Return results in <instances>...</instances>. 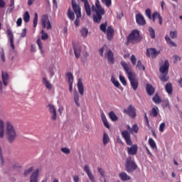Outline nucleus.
I'll return each instance as SVG.
<instances>
[{"mask_svg":"<svg viewBox=\"0 0 182 182\" xmlns=\"http://www.w3.org/2000/svg\"><path fill=\"white\" fill-rule=\"evenodd\" d=\"M120 65L126 72L127 75H128V79L133 90H137V88L139 87V80L136 79V73H133L132 66L129 65V64L124 61H121Z\"/></svg>","mask_w":182,"mask_h":182,"instance_id":"nucleus-1","label":"nucleus"},{"mask_svg":"<svg viewBox=\"0 0 182 182\" xmlns=\"http://www.w3.org/2000/svg\"><path fill=\"white\" fill-rule=\"evenodd\" d=\"M92 11L95 13V14L93 15V21L95 22V23H100V22H102V15L106 14L105 9L100 5V1L96 0L95 6V5H92Z\"/></svg>","mask_w":182,"mask_h":182,"instance_id":"nucleus-2","label":"nucleus"},{"mask_svg":"<svg viewBox=\"0 0 182 182\" xmlns=\"http://www.w3.org/2000/svg\"><path fill=\"white\" fill-rule=\"evenodd\" d=\"M6 136L9 143H14L16 139V129L9 121L6 122Z\"/></svg>","mask_w":182,"mask_h":182,"instance_id":"nucleus-3","label":"nucleus"},{"mask_svg":"<svg viewBox=\"0 0 182 182\" xmlns=\"http://www.w3.org/2000/svg\"><path fill=\"white\" fill-rule=\"evenodd\" d=\"M142 37L140 36L139 30H133L127 37V42L129 43H139Z\"/></svg>","mask_w":182,"mask_h":182,"instance_id":"nucleus-4","label":"nucleus"},{"mask_svg":"<svg viewBox=\"0 0 182 182\" xmlns=\"http://www.w3.org/2000/svg\"><path fill=\"white\" fill-rule=\"evenodd\" d=\"M125 168L127 173H133L134 170L137 169V164H136L134 161L132 160V156H129L127 159Z\"/></svg>","mask_w":182,"mask_h":182,"instance_id":"nucleus-5","label":"nucleus"},{"mask_svg":"<svg viewBox=\"0 0 182 182\" xmlns=\"http://www.w3.org/2000/svg\"><path fill=\"white\" fill-rule=\"evenodd\" d=\"M41 36H38L37 39V45L41 53H43V46H42V41H46V32L44 30L41 31Z\"/></svg>","mask_w":182,"mask_h":182,"instance_id":"nucleus-6","label":"nucleus"},{"mask_svg":"<svg viewBox=\"0 0 182 182\" xmlns=\"http://www.w3.org/2000/svg\"><path fill=\"white\" fill-rule=\"evenodd\" d=\"M72 8L73 10L74 11V14H75L77 18H81L82 17V11L80 9V5L77 4L76 3L75 0H72Z\"/></svg>","mask_w":182,"mask_h":182,"instance_id":"nucleus-7","label":"nucleus"},{"mask_svg":"<svg viewBox=\"0 0 182 182\" xmlns=\"http://www.w3.org/2000/svg\"><path fill=\"white\" fill-rule=\"evenodd\" d=\"M123 139L125 140L127 146H132L133 142L132 141V138L130 136V132L127 130H124L121 132Z\"/></svg>","mask_w":182,"mask_h":182,"instance_id":"nucleus-8","label":"nucleus"},{"mask_svg":"<svg viewBox=\"0 0 182 182\" xmlns=\"http://www.w3.org/2000/svg\"><path fill=\"white\" fill-rule=\"evenodd\" d=\"M105 33L107 35V41L112 42V41H113V38H114V28H113L112 26H109L107 28Z\"/></svg>","mask_w":182,"mask_h":182,"instance_id":"nucleus-9","label":"nucleus"},{"mask_svg":"<svg viewBox=\"0 0 182 182\" xmlns=\"http://www.w3.org/2000/svg\"><path fill=\"white\" fill-rule=\"evenodd\" d=\"M124 113H126V114H128V116L134 119V117H136V108L131 105L127 107V109H124Z\"/></svg>","mask_w":182,"mask_h":182,"instance_id":"nucleus-10","label":"nucleus"},{"mask_svg":"<svg viewBox=\"0 0 182 182\" xmlns=\"http://www.w3.org/2000/svg\"><path fill=\"white\" fill-rule=\"evenodd\" d=\"M168 68H170V63L168 60H166L164 64L159 68V72L162 75H168Z\"/></svg>","mask_w":182,"mask_h":182,"instance_id":"nucleus-11","label":"nucleus"},{"mask_svg":"<svg viewBox=\"0 0 182 182\" xmlns=\"http://www.w3.org/2000/svg\"><path fill=\"white\" fill-rule=\"evenodd\" d=\"M48 107L50 114H52L51 120H56L58 119V114H56L55 106L53 105H48Z\"/></svg>","mask_w":182,"mask_h":182,"instance_id":"nucleus-12","label":"nucleus"},{"mask_svg":"<svg viewBox=\"0 0 182 182\" xmlns=\"http://www.w3.org/2000/svg\"><path fill=\"white\" fill-rule=\"evenodd\" d=\"M127 150L129 156H136V154H137L139 147L137 146V144H134L131 147H127Z\"/></svg>","mask_w":182,"mask_h":182,"instance_id":"nucleus-13","label":"nucleus"},{"mask_svg":"<svg viewBox=\"0 0 182 182\" xmlns=\"http://www.w3.org/2000/svg\"><path fill=\"white\" fill-rule=\"evenodd\" d=\"M160 53V51L156 50V48H148L146 50V56L149 58H156L157 55Z\"/></svg>","mask_w":182,"mask_h":182,"instance_id":"nucleus-14","label":"nucleus"},{"mask_svg":"<svg viewBox=\"0 0 182 182\" xmlns=\"http://www.w3.org/2000/svg\"><path fill=\"white\" fill-rule=\"evenodd\" d=\"M136 21L138 25H140V26H144L146 25V19H144V16L141 14H136Z\"/></svg>","mask_w":182,"mask_h":182,"instance_id":"nucleus-15","label":"nucleus"},{"mask_svg":"<svg viewBox=\"0 0 182 182\" xmlns=\"http://www.w3.org/2000/svg\"><path fill=\"white\" fill-rule=\"evenodd\" d=\"M81 2H84V8L85 9V12L87 16H90L92 15V9L90 8V4H89V1L87 0H80Z\"/></svg>","mask_w":182,"mask_h":182,"instance_id":"nucleus-16","label":"nucleus"},{"mask_svg":"<svg viewBox=\"0 0 182 182\" xmlns=\"http://www.w3.org/2000/svg\"><path fill=\"white\" fill-rule=\"evenodd\" d=\"M84 171L87 173L90 181L95 182V176H93V173H92V171H90V168H89V166L85 165L84 166Z\"/></svg>","mask_w":182,"mask_h":182,"instance_id":"nucleus-17","label":"nucleus"},{"mask_svg":"<svg viewBox=\"0 0 182 182\" xmlns=\"http://www.w3.org/2000/svg\"><path fill=\"white\" fill-rule=\"evenodd\" d=\"M158 18L159 21V25H163V17L160 15V13L155 11L151 16V19L153 22H156V18Z\"/></svg>","mask_w":182,"mask_h":182,"instance_id":"nucleus-18","label":"nucleus"},{"mask_svg":"<svg viewBox=\"0 0 182 182\" xmlns=\"http://www.w3.org/2000/svg\"><path fill=\"white\" fill-rule=\"evenodd\" d=\"M146 90L149 96H153V95H154V92H156V88H154V87H153L151 84H146Z\"/></svg>","mask_w":182,"mask_h":182,"instance_id":"nucleus-19","label":"nucleus"},{"mask_svg":"<svg viewBox=\"0 0 182 182\" xmlns=\"http://www.w3.org/2000/svg\"><path fill=\"white\" fill-rule=\"evenodd\" d=\"M7 36L9 38L11 48L14 50H15V44H14V33H12V31L9 29L7 30Z\"/></svg>","mask_w":182,"mask_h":182,"instance_id":"nucleus-20","label":"nucleus"},{"mask_svg":"<svg viewBox=\"0 0 182 182\" xmlns=\"http://www.w3.org/2000/svg\"><path fill=\"white\" fill-rule=\"evenodd\" d=\"M1 78L4 86H8V80H9V75L6 72H1Z\"/></svg>","mask_w":182,"mask_h":182,"instance_id":"nucleus-21","label":"nucleus"},{"mask_svg":"<svg viewBox=\"0 0 182 182\" xmlns=\"http://www.w3.org/2000/svg\"><path fill=\"white\" fill-rule=\"evenodd\" d=\"M107 58L109 63H111V65H113L114 63V55L113 54V52H112V50H109L107 51Z\"/></svg>","mask_w":182,"mask_h":182,"instance_id":"nucleus-22","label":"nucleus"},{"mask_svg":"<svg viewBox=\"0 0 182 182\" xmlns=\"http://www.w3.org/2000/svg\"><path fill=\"white\" fill-rule=\"evenodd\" d=\"M38 177H39V170L35 171L30 177V182H38Z\"/></svg>","mask_w":182,"mask_h":182,"instance_id":"nucleus-23","label":"nucleus"},{"mask_svg":"<svg viewBox=\"0 0 182 182\" xmlns=\"http://www.w3.org/2000/svg\"><path fill=\"white\" fill-rule=\"evenodd\" d=\"M77 88H78V92L81 96H83V93L85 92V88L83 87V82H82V79L78 80L77 82Z\"/></svg>","mask_w":182,"mask_h":182,"instance_id":"nucleus-24","label":"nucleus"},{"mask_svg":"<svg viewBox=\"0 0 182 182\" xmlns=\"http://www.w3.org/2000/svg\"><path fill=\"white\" fill-rule=\"evenodd\" d=\"M73 49L75 58L79 59L80 58V52H82V48L80 46H73Z\"/></svg>","mask_w":182,"mask_h":182,"instance_id":"nucleus-25","label":"nucleus"},{"mask_svg":"<svg viewBox=\"0 0 182 182\" xmlns=\"http://www.w3.org/2000/svg\"><path fill=\"white\" fill-rule=\"evenodd\" d=\"M119 177L122 181H127L130 180V176H129L126 172H121L119 174Z\"/></svg>","mask_w":182,"mask_h":182,"instance_id":"nucleus-26","label":"nucleus"},{"mask_svg":"<svg viewBox=\"0 0 182 182\" xmlns=\"http://www.w3.org/2000/svg\"><path fill=\"white\" fill-rule=\"evenodd\" d=\"M158 114H159V107H153L150 111V116L151 117H157Z\"/></svg>","mask_w":182,"mask_h":182,"instance_id":"nucleus-27","label":"nucleus"},{"mask_svg":"<svg viewBox=\"0 0 182 182\" xmlns=\"http://www.w3.org/2000/svg\"><path fill=\"white\" fill-rule=\"evenodd\" d=\"M101 119L102 120V123L104 126L107 127V129H110V125L109 124V122H107V119L106 118V115L104 113L101 114Z\"/></svg>","mask_w":182,"mask_h":182,"instance_id":"nucleus-28","label":"nucleus"},{"mask_svg":"<svg viewBox=\"0 0 182 182\" xmlns=\"http://www.w3.org/2000/svg\"><path fill=\"white\" fill-rule=\"evenodd\" d=\"M165 90L169 94L173 95V85L171 82L166 83Z\"/></svg>","mask_w":182,"mask_h":182,"instance_id":"nucleus-29","label":"nucleus"},{"mask_svg":"<svg viewBox=\"0 0 182 182\" xmlns=\"http://www.w3.org/2000/svg\"><path fill=\"white\" fill-rule=\"evenodd\" d=\"M102 141L104 146H106V144H107V143L110 141V137L109 136V134H107V133L106 132L103 133Z\"/></svg>","mask_w":182,"mask_h":182,"instance_id":"nucleus-30","label":"nucleus"},{"mask_svg":"<svg viewBox=\"0 0 182 182\" xmlns=\"http://www.w3.org/2000/svg\"><path fill=\"white\" fill-rule=\"evenodd\" d=\"M165 41L168 43V45H171V46H173L174 48H177V44L174 43V41H171V38H170L169 36H165Z\"/></svg>","mask_w":182,"mask_h":182,"instance_id":"nucleus-31","label":"nucleus"},{"mask_svg":"<svg viewBox=\"0 0 182 182\" xmlns=\"http://www.w3.org/2000/svg\"><path fill=\"white\" fill-rule=\"evenodd\" d=\"M67 15L68 18H69L70 21H75V13L72 11V9H68Z\"/></svg>","mask_w":182,"mask_h":182,"instance_id":"nucleus-32","label":"nucleus"},{"mask_svg":"<svg viewBox=\"0 0 182 182\" xmlns=\"http://www.w3.org/2000/svg\"><path fill=\"white\" fill-rule=\"evenodd\" d=\"M109 119H111L112 122H117L119 119L117 117V115H116V114H114V112L113 111H111L109 112Z\"/></svg>","mask_w":182,"mask_h":182,"instance_id":"nucleus-33","label":"nucleus"},{"mask_svg":"<svg viewBox=\"0 0 182 182\" xmlns=\"http://www.w3.org/2000/svg\"><path fill=\"white\" fill-rule=\"evenodd\" d=\"M136 68L139 69V70H143L144 72V70H146V67H144V65H143V64L141 63V60H138L137 63L136 65Z\"/></svg>","mask_w":182,"mask_h":182,"instance_id":"nucleus-34","label":"nucleus"},{"mask_svg":"<svg viewBox=\"0 0 182 182\" xmlns=\"http://www.w3.org/2000/svg\"><path fill=\"white\" fill-rule=\"evenodd\" d=\"M5 134V132L4 130V121L0 119V137L2 139Z\"/></svg>","mask_w":182,"mask_h":182,"instance_id":"nucleus-35","label":"nucleus"},{"mask_svg":"<svg viewBox=\"0 0 182 182\" xmlns=\"http://www.w3.org/2000/svg\"><path fill=\"white\" fill-rule=\"evenodd\" d=\"M152 100L156 105H160V102H161V98L160 96H159V94H156L154 97L152 98Z\"/></svg>","mask_w":182,"mask_h":182,"instance_id":"nucleus-36","label":"nucleus"},{"mask_svg":"<svg viewBox=\"0 0 182 182\" xmlns=\"http://www.w3.org/2000/svg\"><path fill=\"white\" fill-rule=\"evenodd\" d=\"M23 19L26 23H28L31 19V16L29 15V12L26 11L23 16Z\"/></svg>","mask_w":182,"mask_h":182,"instance_id":"nucleus-37","label":"nucleus"},{"mask_svg":"<svg viewBox=\"0 0 182 182\" xmlns=\"http://www.w3.org/2000/svg\"><path fill=\"white\" fill-rule=\"evenodd\" d=\"M80 32L82 38H86L87 36V33H89V30L86 28H83L80 30Z\"/></svg>","mask_w":182,"mask_h":182,"instance_id":"nucleus-38","label":"nucleus"},{"mask_svg":"<svg viewBox=\"0 0 182 182\" xmlns=\"http://www.w3.org/2000/svg\"><path fill=\"white\" fill-rule=\"evenodd\" d=\"M167 75L168 74H161L159 76L160 80H161V82H168V80L170 79V77H168Z\"/></svg>","mask_w":182,"mask_h":182,"instance_id":"nucleus-39","label":"nucleus"},{"mask_svg":"<svg viewBox=\"0 0 182 182\" xmlns=\"http://www.w3.org/2000/svg\"><path fill=\"white\" fill-rule=\"evenodd\" d=\"M149 144L151 147V149H156L157 145H156V141L152 138L149 139Z\"/></svg>","mask_w":182,"mask_h":182,"instance_id":"nucleus-40","label":"nucleus"},{"mask_svg":"<svg viewBox=\"0 0 182 182\" xmlns=\"http://www.w3.org/2000/svg\"><path fill=\"white\" fill-rule=\"evenodd\" d=\"M106 28H107V22L102 23L100 26V31H102V32H103L104 33H106V31H107V29H106Z\"/></svg>","mask_w":182,"mask_h":182,"instance_id":"nucleus-41","label":"nucleus"},{"mask_svg":"<svg viewBox=\"0 0 182 182\" xmlns=\"http://www.w3.org/2000/svg\"><path fill=\"white\" fill-rule=\"evenodd\" d=\"M149 32L151 39H154V38H156V33L154 32V29L151 27H149Z\"/></svg>","mask_w":182,"mask_h":182,"instance_id":"nucleus-42","label":"nucleus"},{"mask_svg":"<svg viewBox=\"0 0 182 182\" xmlns=\"http://www.w3.org/2000/svg\"><path fill=\"white\" fill-rule=\"evenodd\" d=\"M74 102H75L76 106H77V107H80V103L79 102V94H75Z\"/></svg>","mask_w":182,"mask_h":182,"instance_id":"nucleus-43","label":"nucleus"},{"mask_svg":"<svg viewBox=\"0 0 182 182\" xmlns=\"http://www.w3.org/2000/svg\"><path fill=\"white\" fill-rule=\"evenodd\" d=\"M111 82L113 83V85L115 86V87H120V82H119L117 80H116V78L114 77H112Z\"/></svg>","mask_w":182,"mask_h":182,"instance_id":"nucleus-44","label":"nucleus"},{"mask_svg":"<svg viewBox=\"0 0 182 182\" xmlns=\"http://www.w3.org/2000/svg\"><path fill=\"white\" fill-rule=\"evenodd\" d=\"M67 77L68 79V83H73V74L72 73H68Z\"/></svg>","mask_w":182,"mask_h":182,"instance_id":"nucleus-45","label":"nucleus"},{"mask_svg":"<svg viewBox=\"0 0 182 182\" xmlns=\"http://www.w3.org/2000/svg\"><path fill=\"white\" fill-rule=\"evenodd\" d=\"M130 60H131L132 65L133 66H136V62H137V58H136V55H132L131 56Z\"/></svg>","mask_w":182,"mask_h":182,"instance_id":"nucleus-46","label":"nucleus"},{"mask_svg":"<svg viewBox=\"0 0 182 182\" xmlns=\"http://www.w3.org/2000/svg\"><path fill=\"white\" fill-rule=\"evenodd\" d=\"M101 2L105 4V6H107V8L112 6V0H101Z\"/></svg>","mask_w":182,"mask_h":182,"instance_id":"nucleus-47","label":"nucleus"},{"mask_svg":"<svg viewBox=\"0 0 182 182\" xmlns=\"http://www.w3.org/2000/svg\"><path fill=\"white\" fill-rule=\"evenodd\" d=\"M169 36L171 39H176L177 38V31H171Z\"/></svg>","mask_w":182,"mask_h":182,"instance_id":"nucleus-48","label":"nucleus"},{"mask_svg":"<svg viewBox=\"0 0 182 182\" xmlns=\"http://www.w3.org/2000/svg\"><path fill=\"white\" fill-rule=\"evenodd\" d=\"M131 132H134V133H138L139 126H137V124H135L132 126V127L131 129Z\"/></svg>","mask_w":182,"mask_h":182,"instance_id":"nucleus-49","label":"nucleus"},{"mask_svg":"<svg viewBox=\"0 0 182 182\" xmlns=\"http://www.w3.org/2000/svg\"><path fill=\"white\" fill-rule=\"evenodd\" d=\"M41 23L43 28H46V15L43 16Z\"/></svg>","mask_w":182,"mask_h":182,"instance_id":"nucleus-50","label":"nucleus"},{"mask_svg":"<svg viewBox=\"0 0 182 182\" xmlns=\"http://www.w3.org/2000/svg\"><path fill=\"white\" fill-rule=\"evenodd\" d=\"M38 25V13H35L33 18V28Z\"/></svg>","mask_w":182,"mask_h":182,"instance_id":"nucleus-51","label":"nucleus"},{"mask_svg":"<svg viewBox=\"0 0 182 182\" xmlns=\"http://www.w3.org/2000/svg\"><path fill=\"white\" fill-rule=\"evenodd\" d=\"M97 171H98V173H100L101 177H103V178L106 177V176L105 175V170H103V168L98 167Z\"/></svg>","mask_w":182,"mask_h":182,"instance_id":"nucleus-52","label":"nucleus"},{"mask_svg":"<svg viewBox=\"0 0 182 182\" xmlns=\"http://www.w3.org/2000/svg\"><path fill=\"white\" fill-rule=\"evenodd\" d=\"M32 171H33V167H31L28 169L24 171L25 177H26V176H29V174H31V173H32Z\"/></svg>","mask_w":182,"mask_h":182,"instance_id":"nucleus-53","label":"nucleus"},{"mask_svg":"<svg viewBox=\"0 0 182 182\" xmlns=\"http://www.w3.org/2000/svg\"><path fill=\"white\" fill-rule=\"evenodd\" d=\"M119 80L124 86H126L127 85V82H126V78L124 76L119 75Z\"/></svg>","mask_w":182,"mask_h":182,"instance_id":"nucleus-54","label":"nucleus"},{"mask_svg":"<svg viewBox=\"0 0 182 182\" xmlns=\"http://www.w3.org/2000/svg\"><path fill=\"white\" fill-rule=\"evenodd\" d=\"M145 15L147 16V18L151 19V10L150 9H147L145 11Z\"/></svg>","mask_w":182,"mask_h":182,"instance_id":"nucleus-55","label":"nucleus"},{"mask_svg":"<svg viewBox=\"0 0 182 182\" xmlns=\"http://www.w3.org/2000/svg\"><path fill=\"white\" fill-rule=\"evenodd\" d=\"M61 151L64 153V154H69L70 153V149L67 147L61 148Z\"/></svg>","mask_w":182,"mask_h":182,"instance_id":"nucleus-56","label":"nucleus"},{"mask_svg":"<svg viewBox=\"0 0 182 182\" xmlns=\"http://www.w3.org/2000/svg\"><path fill=\"white\" fill-rule=\"evenodd\" d=\"M46 89L48 90H53V86L49 81H46Z\"/></svg>","mask_w":182,"mask_h":182,"instance_id":"nucleus-57","label":"nucleus"},{"mask_svg":"<svg viewBox=\"0 0 182 182\" xmlns=\"http://www.w3.org/2000/svg\"><path fill=\"white\" fill-rule=\"evenodd\" d=\"M166 127V123L162 122L160 125H159V132H161V133H163V132H164V128Z\"/></svg>","mask_w":182,"mask_h":182,"instance_id":"nucleus-58","label":"nucleus"},{"mask_svg":"<svg viewBox=\"0 0 182 182\" xmlns=\"http://www.w3.org/2000/svg\"><path fill=\"white\" fill-rule=\"evenodd\" d=\"M80 17H77L76 16V19L74 22L75 26H79L80 25Z\"/></svg>","mask_w":182,"mask_h":182,"instance_id":"nucleus-59","label":"nucleus"},{"mask_svg":"<svg viewBox=\"0 0 182 182\" xmlns=\"http://www.w3.org/2000/svg\"><path fill=\"white\" fill-rule=\"evenodd\" d=\"M26 36V28H23L21 33V38H25Z\"/></svg>","mask_w":182,"mask_h":182,"instance_id":"nucleus-60","label":"nucleus"},{"mask_svg":"<svg viewBox=\"0 0 182 182\" xmlns=\"http://www.w3.org/2000/svg\"><path fill=\"white\" fill-rule=\"evenodd\" d=\"M73 180L74 182H79V180H80L79 176L77 175H74L73 176Z\"/></svg>","mask_w":182,"mask_h":182,"instance_id":"nucleus-61","label":"nucleus"},{"mask_svg":"<svg viewBox=\"0 0 182 182\" xmlns=\"http://www.w3.org/2000/svg\"><path fill=\"white\" fill-rule=\"evenodd\" d=\"M17 26H21L22 25V18H19L16 21Z\"/></svg>","mask_w":182,"mask_h":182,"instance_id":"nucleus-62","label":"nucleus"},{"mask_svg":"<svg viewBox=\"0 0 182 182\" xmlns=\"http://www.w3.org/2000/svg\"><path fill=\"white\" fill-rule=\"evenodd\" d=\"M5 5H6V3H5V1L0 0V8H5Z\"/></svg>","mask_w":182,"mask_h":182,"instance_id":"nucleus-63","label":"nucleus"},{"mask_svg":"<svg viewBox=\"0 0 182 182\" xmlns=\"http://www.w3.org/2000/svg\"><path fill=\"white\" fill-rule=\"evenodd\" d=\"M117 141L119 144H122V146H123V144H124V143H123V141H122V139H120V136H117Z\"/></svg>","mask_w":182,"mask_h":182,"instance_id":"nucleus-64","label":"nucleus"}]
</instances>
